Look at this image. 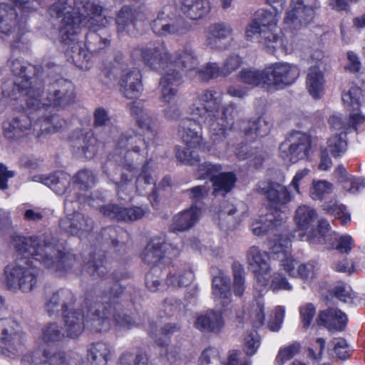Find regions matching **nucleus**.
Here are the masks:
<instances>
[{
	"label": "nucleus",
	"instance_id": "59",
	"mask_svg": "<svg viewBox=\"0 0 365 365\" xmlns=\"http://www.w3.org/2000/svg\"><path fill=\"white\" fill-rule=\"evenodd\" d=\"M194 72L200 81L205 82L222 76L221 68L216 63H208L200 68H197Z\"/></svg>",
	"mask_w": 365,
	"mask_h": 365
},
{
	"label": "nucleus",
	"instance_id": "18",
	"mask_svg": "<svg viewBox=\"0 0 365 365\" xmlns=\"http://www.w3.org/2000/svg\"><path fill=\"white\" fill-rule=\"evenodd\" d=\"M76 297L70 289H61L53 293L45 302V310L48 315L61 313V315L74 307Z\"/></svg>",
	"mask_w": 365,
	"mask_h": 365
},
{
	"label": "nucleus",
	"instance_id": "3",
	"mask_svg": "<svg viewBox=\"0 0 365 365\" xmlns=\"http://www.w3.org/2000/svg\"><path fill=\"white\" fill-rule=\"evenodd\" d=\"M222 95L214 90H203L198 93L190 106L192 115L202 119L209 130L210 138L214 145L224 141L231 130L239 109L233 103L221 108Z\"/></svg>",
	"mask_w": 365,
	"mask_h": 365
},
{
	"label": "nucleus",
	"instance_id": "21",
	"mask_svg": "<svg viewBox=\"0 0 365 365\" xmlns=\"http://www.w3.org/2000/svg\"><path fill=\"white\" fill-rule=\"evenodd\" d=\"M36 128L26 114L21 113L4 125V134L8 139H19L31 133L35 134Z\"/></svg>",
	"mask_w": 365,
	"mask_h": 365
},
{
	"label": "nucleus",
	"instance_id": "7",
	"mask_svg": "<svg viewBox=\"0 0 365 365\" xmlns=\"http://www.w3.org/2000/svg\"><path fill=\"white\" fill-rule=\"evenodd\" d=\"M38 274V269L31 262L21 259L5 267V284L12 292L28 293L36 287Z\"/></svg>",
	"mask_w": 365,
	"mask_h": 365
},
{
	"label": "nucleus",
	"instance_id": "27",
	"mask_svg": "<svg viewBox=\"0 0 365 365\" xmlns=\"http://www.w3.org/2000/svg\"><path fill=\"white\" fill-rule=\"evenodd\" d=\"M81 357L75 353H66L55 349H46L42 360L36 365H79Z\"/></svg>",
	"mask_w": 365,
	"mask_h": 365
},
{
	"label": "nucleus",
	"instance_id": "46",
	"mask_svg": "<svg viewBox=\"0 0 365 365\" xmlns=\"http://www.w3.org/2000/svg\"><path fill=\"white\" fill-rule=\"evenodd\" d=\"M148 357L142 349L124 351L119 357L118 365H148Z\"/></svg>",
	"mask_w": 365,
	"mask_h": 365
},
{
	"label": "nucleus",
	"instance_id": "4",
	"mask_svg": "<svg viewBox=\"0 0 365 365\" xmlns=\"http://www.w3.org/2000/svg\"><path fill=\"white\" fill-rule=\"evenodd\" d=\"M144 62L155 70H164V73L159 82L160 100L165 106V115L169 118L178 115V108L174 103L178 86L182 83V76L178 70L174 68L175 65L170 57L167 48L163 45L141 51Z\"/></svg>",
	"mask_w": 365,
	"mask_h": 365
},
{
	"label": "nucleus",
	"instance_id": "6",
	"mask_svg": "<svg viewBox=\"0 0 365 365\" xmlns=\"http://www.w3.org/2000/svg\"><path fill=\"white\" fill-rule=\"evenodd\" d=\"M36 69L34 66L22 59L16 58L11 62V70L16 76L11 97L25 101L26 106H36L40 104L38 101H33L34 97L32 94L37 93L38 96L41 88V82L31 76L34 75Z\"/></svg>",
	"mask_w": 365,
	"mask_h": 365
},
{
	"label": "nucleus",
	"instance_id": "33",
	"mask_svg": "<svg viewBox=\"0 0 365 365\" xmlns=\"http://www.w3.org/2000/svg\"><path fill=\"white\" fill-rule=\"evenodd\" d=\"M230 277L223 272L212 279V294L215 301H217L223 307L227 306L231 302V289Z\"/></svg>",
	"mask_w": 365,
	"mask_h": 365
},
{
	"label": "nucleus",
	"instance_id": "52",
	"mask_svg": "<svg viewBox=\"0 0 365 365\" xmlns=\"http://www.w3.org/2000/svg\"><path fill=\"white\" fill-rule=\"evenodd\" d=\"M270 129V124L264 118L259 117L250 120L247 126L244 128V132L247 135H255L256 137H263L268 134Z\"/></svg>",
	"mask_w": 365,
	"mask_h": 365
},
{
	"label": "nucleus",
	"instance_id": "34",
	"mask_svg": "<svg viewBox=\"0 0 365 365\" xmlns=\"http://www.w3.org/2000/svg\"><path fill=\"white\" fill-rule=\"evenodd\" d=\"M365 121V117L358 113H351L349 121L343 119L341 115H332L329 119V123L332 131L335 133L344 132L345 135L351 130H356V126Z\"/></svg>",
	"mask_w": 365,
	"mask_h": 365
},
{
	"label": "nucleus",
	"instance_id": "15",
	"mask_svg": "<svg viewBox=\"0 0 365 365\" xmlns=\"http://www.w3.org/2000/svg\"><path fill=\"white\" fill-rule=\"evenodd\" d=\"M152 29L154 33L160 36H180L185 34L190 29L189 24L182 18L171 19L165 16L164 12L158 14L153 21Z\"/></svg>",
	"mask_w": 365,
	"mask_h": 365
},
{
	"label": "nucleus",
	"instance_id": "40",
	"mask_svg": "<svg viewBox=\"0 0 365 365\" xmlns=\"http://www.w3.org/2000/svg\"><path fill=\"white\" fill-rule=\"evenodd\" d=\"M324 75L319 66H314L308 70L307 76V88L310 95L318 98L321 96L324 89Z\"/></svg>",
	"mask_w": 365,
	"mask_h": 365
},
{
	"label": "nucleus",
	"instance_id": "41",
	"mask_svg": "<svg viewBox=\"0 0 365 365\" xmlns=\"http://www.w3.org/2000/svg\"><path fill=\"white\" fill-rule=\"evenodd\" d=\"M181 64L187 71H195L198 65V59L194 50L190 46H186L177 51L175 60L173 62L175 68V64Z\"/></svg>",
	"mask_w": 365,
	"mask_h": 365
},
{
	"label": "nucleus",
	"instance_id": "16",
	"mask_svg": "<svg viewBox=\"0 0 365 365\" xmlns=\"http://www.w3.org/2000/svg\"><path fill=\"white\" fill-rule=\"evenodd\" d=\"M233 35L234 30L230 24L223 21L214 23L207 29L206 42L212 48L224 50L230 46Z\"/></svg>",
	"mask_w": 365,
	"mask_h": 365
},
{
	"label": "nucleus",
	"instance_id": "32",
	"mask_svg": "<svg viewBox=\"0 0 365 365\" xmlns=\"http://www.w3.org/2000/svg\"><path fill=\"white\" fill-rule=\"evenodd\" d=\"M200 215V208L196 205H191L188 210H185L175 215L170 226L173 232H182L192 227L198 220Z\"/></svg>",
	"mask_w": 365,
	"mask_h": 365
},
{
	"label": "nucleus",
	"instance_id": "64",
	"mask_svg": "<svg viewBox=\"0 0 365 365\" xmlns=\"http://www.w3.org/2000/svg\"><path fill=\"white\" fill-rule=\"evenodd\" d=\"M155 337L157 344L161 348L160 351V356H166L167 359L171 363L176 361L180 358L179 348L170 347L168 349L166 347L168 345L167 339H162L161 337H158V334H155Z\"/></svg>",
	"mask_w": 365,
	"mask_h": 365
},
{
	"label": "nucleus",
	"instance_id": "26",
	"mask_svg": "<svg viewBox=\"0 0 365 365\" xmlns=\"http://www.w3.org/2000/svg\"><path fill=\"white\" fill-rule=\"evenodd\" d=\"M100 210L105 217L117 221L137 220L145 214L144 210L138 207L125 208L113 204L103 206Z\"/></svg>",
	"mask_w": 365,
	"mask_h": 365
},
{
	"label": "nucleus",
	"instance_id": "49",
	"mask_svg": "<svg viewBox=\"0 0 365 365\" xmlns=\"http://www.w3.org/2000/svg\"><path fill=\"white\" fill-rule=\"evenodd\" d=\"M76 189L81 192H87L96 184V177L93 172L88 169L79 170L73 178Z\"/></svg>",
	"mask_w": 365,
	"mask_h": 365
},
{
	"label": "nucleus",
	"instance_id": "54",
	"mask_svg": "<svg viewBox=\"0 0 365 365\" xmlns=\"http://www.w3.org/2000/svg\"><path fill=\"white\" fill-rule=\"evenodd\" d=\"M194 274L190 269H183L175 274H170L167 278V284L173 287H187L192 283Z\"/></svg>",
	"mask_w": 365,
	"mask_h": 365
},
{
	"label": "nucleus",
	"instance_id": "37",
	"mask_svg": "<svg viewBox=\"0 0 365 365\" xmlns=\"http://www.w3.org/2000/svg\"><path fill=\"white\" fill-rule=\"evenodd\" d=\"M144 19L145 15L141 11L123 6L116 18L117 31L121 33L129 30L130 26H134L138 21H143Z\"/></svg>",
	"mask_w": 365,
	"mask_h": 365
},
{
	"label": "nucleus",
	"instance_id": "35",
	"mask_svg": "<svg viewBox=\"0 0 365 365\" xmlns=\"http://www.w3.org/2000/svg\"><path fill=\"white\" fill-rule=\"evenodd\" d=\"M111 357L112 349L106 342L97 341L88 346L87 358L93 365H107Z\"/></svg>",
	"mask_w": 365,
	"mask_h": 365
},
{
	"label": "nucleus",
	"instance_id": "8",
	"mask_svg": "<svg viewBox=\"0 0 365 365\" xmlns=\"http://www.w3.org/2000/svg\"><path fill=\"white\" fill-rule=\"evenodd\" d=\"M42 85L39 91V95L34 93L33 101L39 102L36 106H27L28 108L41 111V109L47 110L49 107H65L71 103L75 98L74 87L71 81L64 78H58L56 81L47 86L46 93H42Z\"/></svg>",
	"mask_w": 365,
	"mask_h": 365
},
{
	"label": "nucleus",
	"instance_id": "43",
	"mask_svg": "<svg viewBox=\"0 0 365 365\" xmlns=\"http://www.w3.org/2000/svg\"><path fill=\"white\" fill-rule=\"evenodd\" d=\"M66 337L64 329L57 322H48L42 327L40 339L46 344L55 343Z\"/></svg>",
	"mask_w": 365,
	"mask_h": 365
},
{
	"label": "nucleus",
	"instance_id": "11",
	"mask_svg": "<svg viewBox=\"0 0 365 365\" xmlns=\"http://www.w3.org/2000/svg\"><path fill=\"white\" fill-rule=\"evenodd\" d=\"M246 259L256 277L255 289L262 292L269 284V280L265 277L271 271L269 255L266 251L253 245L247 250Z\"/></svg>",
	"mask_w": 365,
	"mask_h": 365
},
{
	"label": "nucleus",
	"instance_id": "38",
	"mask_svg": "<svg viewBox=\"0 0 365 365\" xmlns=\"http://www.w3.org/2000/svg\"><path fill=\"white\" fill-rule=\"evenodd\" d=\"M36 178H38L35 180L36 181H41L58 195L64 194L71 182L70 175L64 172H57L47 177L39 176Z\"/></svg>",
	"mask_w": 365,
	"mask_h": 365
},
{
	"label": "nucleus",
	"instance_id": "10",
	"mask_svg": "<svg viewBox=\"0 0 365 365\" xmlns=\"http://www.w3.org/2000/svg\"><path fill=\"white\" fill-rule=\"evenodd\" d=\"M319 7L317 0H292L291 10L287 13L284 23L292 30L299 29L313 21Z\"/></svg>",
	"mask_w": 365,
	"mask_h": 365
},
{
	"label": "nucleus",
	"instance_id": "47",
	"mask_svg": "<svg viewBox=\"0 0 365 365\" xmlns=\"http://www.w3.org/2000/svg\"><path fill=\"white\" fill-rule=\"evenodd\" d=\"M301 348V344L297 341L281 346L276 355L274 364L276 365H284L287 361L297 355L300 352Z\"/></svg>",
	"mask_w": 365,
	"mask_h": 365
},
{
	"label": "nucleus",
	"instance_id": "20",
	"mask_svg": "<svg viewBox=\"0 0 365 365\" xmlns=\"http://www.w3.org/2000/svg\"><path fill=\"white\" fill-rule=\"evenodd\" d=\"M264 193L270 207L273 210L272 212L275 215L281 213L286 219V215L284 213L283 209L293 198L287 187L279 183L272 182L269 185Z\"/></svg>",
	"mask_w": 365,
	"mask_h": 365
},
{
	"label": "nucleus",
	"instance_id": "28",
	"mask_svg": "<svg viewBox=\"0 0 365 365\" xmlns=\"http://www.w3.org/2000/svg\"><path fill=\"white\" fill-rule=\"evenodd\" d=\"M178 133L188 147L196 148L202 141V128L195 120L186 118L181 120Z\"/></svg>",
	"mask_w": 365,
	"mask_h": 365
},
{
	"label": "nucleus",
	"instance_id": "56",
	"mask_svg": "<svg viewBox=\"0 0 365 365\" xmlns=\"http://www.w3.org/2000/svg\"><path fill=\"white\" fill-rule=\"evenodd\" d=\"M14 325L16 324L11 319H0V340L9 343V346L19 339Z\"/></svg>",
	"mask_w": 365,
	"mask_h": 365
},
{
	"label": "nucleus",
	"instance_id": "9",
	"mask_svg": "<svg viewBox=\"0 0 365 365\" xmlns=\"http://www.w3.org/2000/svg\"><path fill=\"white\" fill-rule=\"evenodd\" d=\"M310 149V136L300 131L292 132L279 146L281 158L284 161L292 163L306 158Z\"/></svg>",
	"mask_w": 365,
	"mask_h": 365
},
{
	"label": "nucleus",
	"instance_id": "22",
	"mask_svg": "<svg viewBox=\"0 0 365 365\" xmlns=\"http://www.w3.org/2000/svg\"><path fill=\"white\" fill-rule=\"evenodd\" d=\"M66 337H78L86 327L84 311L76 306L62 315Z\"/></svg>",
	"mask_w": 365,
	"mask_h": 365
},
{
	"label": "nucleus",
	"instance_id": "25",
	"mask_svg": "<svg viewBox=\"0 0 365 365\" xmlns=\"http://www.w3.org/2000/svg\"><path fill=\"white\" fill-rule=\"evenodd\" d=\"M279 17L276 11H261L257 17L249 24L245 30L247 40H252L262 29H277Z\"/></svg>",
	"mask_w": 365,
	"mask_h": 365
},
{
	"label": "nucleus",
	"instance_id": "50",
	"mask_svg": "<svg viewBox=\"0 0 365 365\" xmlns=\"http://www.w3.org/2000/svg\"><path fill=\"white\" fill-rule=\"evenodd\" d=\"M361 90L356 86L344 90L341 98L345 108L350 111H357L360 107Z\"/></svg>",
	"mask_w": 365,
	"mask_h": 365
},
{
	"label": "nucleus",
	"instance_id": "58",
	"mask_svg": "<svg viewBox=\"0 0 365 365\" xmlns=\"http://www.w3.org/2000/svg\"><path fill=\"white\" fill-rule=\"evenodd\" d=\"M333 185L324 180H314L309 190V195L313 200H322L325 195L332 192Z\"/></svg>",
	"mask_w": 365,
	"mask_h": 365
},
{
	"label": "nucleus",
	"instance_id": "57",
	"mask_svg": "<svg viewBox=\"0 0 365 365\" xmlns=\"http://www.w3.org/2000/svg\"><path fill=\"white\" fill-rule=\"evenodd\" d=\"M264 301L261 297H256L250 306L248 314L254 326L257 328L262 327L264 322Z\"/></svg>",
	"mask_w": 365,
	"mask_h": 365
},
{
	"label": "nucleus",
	"instance_id": "62",
	"mask_svg": "<svg viewBox=\"0 0 365 365\" xmlns=\"http://www.w3.org/2000/svg\"><path fill=\"white\" fill-rule=\"evenodd\" d=\"M332 245H328L330 248H334L341 253L348 254L354 247V241L349 235L339 236L336 233L332 238Z\"/></svg>",
	"mask_w": 365,
	"mask_h": 365
},
{
	"label": "nucleus",
	"instance_id": "42",
	"mask_svg": "<svg viewBox=\"0 0 365 365\" xmlns=\"http://www.w3.org/2000/svg\"><path fill=\"white\" fill-rule=\"evenodd\" d=\"M291 240L287 235L276 236L269 246V251L279 262L291 255Z\"/></svg>",
	"mask_w": 365,
	"mask_h": 365
},
{
	"label": "nucleus",
	"instance_id": "1",
	"mask_svg": "<svg viewBox=\"0 0 365 365\" xmlns=\"http://www.w3.org/2000/svg\"><path fill=\"white\" fill-rule=\"evenodd\" d=\"M51 17L61 19L59 35L63 41H74L83 26L89 29L88 48L97 52L109 43L106 29L110 20L103 14L98 0H57L48 8Z\"/></svg>",
	"mask_w": 365,
	"mask_h": 365
},
{
	"label": "nucleus",
	"instance_id": "12",
	"mask_svg": "<svg viewBox=\"0 0 365 365\" xmlns=\"http://www.w3.org/2000/svg\"><path fill=\"white\" fill-rule=\"evenodd\" d=\"M221 170V165L217 164L205 162L198 165L200 178H211L214 193L225 195L234 187L236 178L232 173H220Z\"/></svg>",
	"mask_w": 365,
	"mask_h": 365
},
{
	"label": "nucleus",
	"instance_id": "19",
	"mask_svg": "<svg viewBox=\"0 0 365 365\" xmlns=\"http://www.w3.org/2000/svg\"><path fill=\"white\" fill-rule=\"evenodd\" d=\"M86 327L96 333L108 331L111 327V321L108 317V311L101 303H96L88 309L86 319Z\"/></svg>",
	"mask_w": 365,
	"mask_h": 365
},
{
	"label": "nucleus",
	"instance_id": "55",
	"mask_svg": "<svg viewBox=\"0 0 365 365\" xmlns=\"http://www.w3.org/2000/svg\"><path fill=\"white\" fill-rule=\"evenodd\" d=\"M232 292L238 297H241L246 289L245 272L244 268L240 264H234L232 266Z\"/></svg>",
	"mask_w": 365,
	"mask_h": 365
},
{
	"label": "nucleus",
	"instance_id": "14",
	"mask_svg": "<svg viewBox=\"0 0 365 365\" xmlns=\"http://www.w3.org/2000/svg\"><path fill=\"white\" fill-rule=\"evenodd\" d=\"M28 31L26 19H19L16 10L6 4H0V33L19 40Z\"/></svg>",
	"mask_w": 365,
	"mask_h": 365
},
{
	"label": "nucleus",
	"instance_id": "2",
	"mask_svg": "<svg viewBox=\"0 0 365 365\" xmlns=\"http://www.w3.org/2000/svg\"><path fill=\"white\" fill-rule=\"evenodd\" d=\"M130 112L135 117L138 133L122 135L114 150L115 160L120 163L123 170L120 180L116 182L117 192L121 198L123 197L120 193L128 194L133 189L132 180L136 167L145 158L148 146L156 136L155 121L150 110L145 109L140 102H133Z\"/></svg>",
	"mask_w": 365,
	"mask_h": 365
},
{
	"label": "nucleus",
	"instance_id": "60",
	"mask_svg": "<svg viewBox=\"0 0 365 365\" xmlns=\"http://www.w3.org/2000/svg\"><path fill=\"white\" fill-rule=\"evenodd\" d=\"M318 234V237L312 239L313 242L325 244L327 245H333L332 238L334 237L336 232L331 230L330 225L327 220H322L319 222Z\"/></svg>",
	"mask_w": 365,
	"mask_h": 365
},
{
	"label": "nucleus",
	"instance_id": "44",
	"mask_svg": "<svg viewBox=\"0 0 365 365\" xmlns=\"http://www.w3.org/2000/svg\"><path fill=\"white\" fill-rule=\"evenodd\" d=\"M265 68L260 71L255 68H244L238 74V79L252 86H267Z\"/></svg>",
	"mask_w": 365,
	"mask_h": 365
},
{
	"label": "nucleus",
	"instance_id": "45",
	"mask_svg": "<svg viewBox=\"0 0 365 365\" xmlns=\"http://www.w3.org/2000/svg\"><path fill=\"white\" fill-rule=\"evenodd\" d=\"M296 223L302 230H308L317 219L315 210L309 206L303 205L297 207L294 217Z\"/></svg>",
	"mask_w": 365,
	"mask_h": 365
},
{
	"label": "nucleus",
	"instance_id": "30",
	"mask_svg": "<svg viewBox=\"0 0 365 365\" xmlns=\"http://www.w3.org/2000/svg\"><path fill=\"white\" fill-rule=\"evenodd\" d=\"M347 317L336 308H329L322 311L318 316L319 324L329 331H343L347 324Z\"/></svg>",
	"mask_w": 365,
	"mask_h": 365
},
{
	"label": "nucleus",
	"instance_id": "5",
	"mask_svg": "<svg viewBox=\"0 0 365 365\" xmlns=\"http://www.w3.org/2000/svg\"><path fill=\"white\" fill-rule=\"evenodd\" d=\"M13 245L20 254L32 256L52 272H63L75 267L76 259L73 255H66L54 245L37 237L16 235Z\"/></svg>",
	"mask_w": 365,
	"mask_h": 365
},
{
	"label": "nucleus",
	"instance_id": "39",
	"mask_svg": "<svg viewBox=\"0 0 365 365\" xmlns=\"http://www.w3.org/2000/svg\"><path fill=\"white\" fill-rule=\"evenodd\" d=\"M171 245L160 242L152 240L144 249L142 253L143 260L148 264H156L164 257Z\"/></svg>",
	"mask_w": 365,
	"mask_h": 365
},
{
	"label": "nucleus",
	"instance_id": "36",
	"mask_svg": "<svg viewBox=\"0 0 365 365\" xmlns=\"http://www.w3.org/2000/svg\"><path fill=\"white\" fill-rule=\"evenodd\" d=\"M183 14L191 20H200L211 11L209 0H183L181 7Z\"/></svg>",
	"mask_w": 365,
	"mask_h": 365
},
{
	"label": "nucleus",
	"instance_id": "61",
	"mask_svg": "<svg viewBox=\"0 0 365 365\" xmlns=\"http://www.w3.org/2000/svg\"><path fill=\"white\" fill-rule=\"evenodd\" d=\"M334 174L337 180L342 183L343 188L350 193H354L357 188L349 187V184H356L357 186L361 184V182L354 180V177L349 175L346 169L342 165H339L334 170Z\"/></svg>",
	"mask_w": 365,
	"mask_h": 365
},
{
	"label": "nucleus",
	"instance_id": "29",
	"mask_svg": "<svg viewBox=\"0 0 365 365\" xmlns=\"http://www.w3.org/2000/svg\"><path fill=\"white\" fill-rule=\"evenodd\" d=\"M284 221L285 217L281 213L275 215L271 212L255 218L250 225V229L255 235L262 236L281 225Z\"/></svg>",
	"mask_w": 365,
	"mask_h": 365
},
{
	"label": "nucleus",
	"instance_id": "51",
	"mask_svg": "<svg viewBox=\"0 0 365 365\" xmlns=\"http://www.w3.org/2000/svg\"><path fill=\"white\" fill-rule=\"evenodd\" d=\"M344 132L334 133L327 142V149L334 158L343 155L347 148V142Z\"/></svg>",
	"mask_w": 365,
	"mask_h": 365
},
{
	"label": "nucleus",
	"instance_id": "63",
	"mask_svg": "<svg viewBox=\"0 0 365 365\" xmlns=\"http://www.w3.org/2000/svg\"><path fill=\"white\" fill-rule=\"evenodd\" d=\"M105 263L106 259L104 256L103 255H98L96 260L85 265L86 271L93 277H103L108 271Z\"/></svg>",
	"mask_w": 365,
	"mask_h": 365
},
{
	"label": "nucleus",
	"instance_id": "31",
	"mask_svg": "<svg viewBox=\"0 0 365 365\" xmlns=\"http://www.w3.org/2000/svg\"><path fill=\"white\" fill-rule=\"evenodd\" d=\"M224 324L222 314L212 310L199 315L194 324L195 327L201 331L214 333L220 332Z\"/></svg>",
	"mask_w": 365,
	"mask_h": 365
},
{
	"label": "nucleus",
	"instance_id": "48",
	"mask_svg": "<svg viewBox=\"0 0 365 365\" xmlns=\"http://www.w3.org/2000/svg\"><path fill=\"white\" fill-rule=\"evenodd\" d=\"M277 29H262L257 35L259 36V44L267 51L272 52L281 43Z\"/></svg>",
	"mask_w": 365,
	"mask_h": 365
},
{
	"label": "nucleus",
	"instance_id": "23",
	"mask_svg": "<svg viewBox=\"0 0 365 365\" xmlns=\"http://www.w3.org/2000/svg\"><path fill=\"white\" fill-rule=\"evenodd\" d=\"M120 91L128 98H135L143 91L140 70L133 68L125 71L119 81Z\"/></svg>",
	"mask_w": 365,
	"mask_h": 365
},
{
	"label": "nucleus",
	"instance_id": "53",
	"mask_svg": "<svg viewBox=\"0 0 365 365\" xmlns=\"http://www.w3.org/2000/svg\"><path fill=\"white\" fill-rule=\"evenodd\" d=\"M322 207L325 211L339 219L344 225L351 221L350 212L344 205L338 202L330 201L324 202Z\"/></svg>",
	"mask_w": 365,
	"mask_h": 365
},
{
	"label": "nucleus",
	"instance_id": "24",
	"mask_svg": "<svg viewBox=\"0 0 365 365\" xmlns=\"http://www.w3.org/2000/svg\"><path fill=\"white\" fill-rule=\"evenodd\" d=\"M59 225L62 230L73 235L81 236L91 230L93 222L81 212L67 215L61 219Z\"/></svg>",
	"mask_w": 365,
	"mask_h": 365
},
{
	"label": "nucleus",
	"instance_id": "13",
	"mask_svg": "<svg viewBox=\"0 0 365 365\" xmlns=\"http://www.w3.org/2000/svg\"><path fill=\"white\" fill-rule=\"evenodd\" d=\"M267 86L284 88L292 84L299 76L298 68L288 63H275L265 68Z\"/></svg>",
	"mask_w": 365,
	"mask_h": 365
},
{
	"label": "nucleus",
	"instance_id": "17",
	"mask_svg": "<svg viewBox=\"0 0 365 365\" xmlns=\"http://www.w3.org/2000/svg\"><path fill=\"white\" fill-rule=\"evenodd\" d=\"M74 155L80 158L91 159L98 152V142L91 132H76L71 138Z\"/></svg>",
	"mask_w": 365,
	"mask_h": 365
}]
</instances>
